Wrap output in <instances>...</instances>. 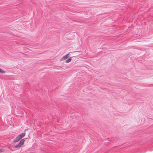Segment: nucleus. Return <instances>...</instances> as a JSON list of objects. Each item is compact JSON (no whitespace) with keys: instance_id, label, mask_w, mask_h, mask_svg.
Here are the masks:
<instances>
[{"instance_id":"423d86ee","label":"nucleus","mask_w":153,"mask_h":153,"mask_svg":"<svg viewBox=\"0 0 153 153\" xmlns=\"http://www.w3.org/2000/svg\"><path fill=\"white\" fill-rule=\"evenodd\" d=\"M4 151V150L3 149H0V152H3Z\"/></svg>"},{"instance_id":"20e7f679","label":"nucleus","mask_w":153,"mask_h":153,"mask_svg":"<svg viewBox=\"0 0 153 153\" xmlns=\"http://www.w3.org/2000/svg\"><path fill=\"white\" fill-rule=\"evenodd\" d=\"M71 60H72L71 57H70V58L67 59L65 61V63H68L69 62H70L71 61Z\"/></svg>"},{"instance_id":"f257e3e1","label":"nucleus","mask_w":153,"mask_h":153,"mask_svg":"<svg viewBox=\"0 0 153 153\" xmlns=\"http://www.w3.org/2000/svg\"><path fill=\"white\" fill-rule=\"evenodd\" d=\"M25 135V133H23L20 134L13 141L15 143L18 142L21 138L23 137Z\"/></svg>"},{"instance_id":"7ed1b4c3","label":"nucleus","mask_w":153,"mask_h":153,"mask_svg":"<svg viewBox=\"0 0 153 153\" xmlns=\"http://www.w3.org/2000/svg\"><path fill=\"white\" fill-rule=\"evenodd\" d=\"M69 53L68 54H67L63 56L62 58L60 60V61H64L67 58H68L69 57Z\"/></svg>"},{"instance_id":"f03ea898","label":"nucleus","mask_w":153,"mask_h":153,"mask_svg":"<svg viewBox=\"0 0 153 153\" xmlns=\"http://www.w3.org/2000/svg\"><path fill=\"white\" fill-rule=\"evenodd\" d=\"M25 141V140L24 139H22L19 143L17 145L15 146L16 148L20 147L22 145H23Z\"/></svg>"},{"instance_id":"39448f33","label":"nucleus","mask_w":153,"mask_h":153,"mask_svg":"<svg viewBox=\"0 0 153 153\" xmlns=\"http://www.w3.org/2000/svg\"><path fill=\"white\" fill-rule=\"evenodd\" d=\"M0 73L2 74H4L5 73V71L0 68Z\"/></svg>"}]
</instances>
